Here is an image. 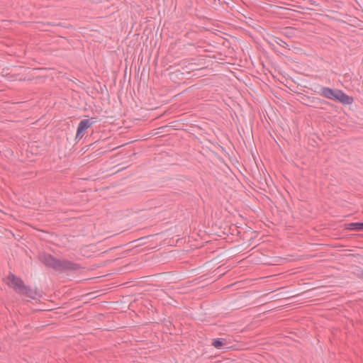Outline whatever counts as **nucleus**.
<instances>
[{"label":"nucleus","mask_w":363,"mask_h":363,"mask_svg":"<svg viewBox=\"0 0 363 363\" xmlns=\"http://www.w3.org/2000/svg\"><path fill=\"white\" fill-rule=\"evenodd\" d=\"M40 259L47 267L57 271L77 270L80 268L77 263L66 259H58L49 254L41 255Z\"/></svg>","instance_id":"1"},{"label":"nucleus","mask_w":363,"mask_h":363,"mask_svg":"<svg viewBox=\"0 0 363 363\" xmlns=\"http://www.w3.org/2000/svg\"><path fill=\"white\" fill-rule=\"evenodd\" d=\"M319 94L323 97L339 101L345 105H350L354 101L352 96L347 95L340 89H333L329 87L323 86L320 89Z\"/></svg>","instance_id":"2"},{"label":"nucleus","mask_w":363,"mask_h":363,"mask_svg":"<svg viewBox=\"0 0 363 363\" xmlns=\"http://www.w3.org/2000/svg\"><path fill=\"white\" fill-rule=\"evenodd\" d=\"M6 279L7 285L12 287L18 293H20L24 288L25 284L23 281L13 274H9Z\"/></svg>","instance_id":"3"},{"label":"nucleus","mask_w":363,"mask_h":363,"mask_svg":"<svg viewBox=\"0 0 363 363\" xmlns=\"http://www.w3.org/2000/svg\"><path fill=\"white\" fill-rule=\"evenodd\" d=\"M94 122H91L89 119H84L79 123L76 138L81 139L84 135L85 131L91 126Z\"/></svg>","instance_id":"4"},{"label":"nucleus","mask_w":363,"mask_h":363,"mask_svg":"<svg viewBox=\"0 0 363 363\" xmlns=\"http://www.w3.org/2000/svg\"><path fill=\"white\" fill-rule=\"evenodd\" d=\"M21 294L25 295L28 298H35L37 296L36 291L32 289L30 286H24V288L21 290V291L19 293Z\"/></svg>","instance_id":"5"},{"label":"nucleus","mask_w":363,"mask_h":363,"mask_svg":"<svg viewBox=\"0 0 363 363\" xmlns=\"http://www.w3.org/2000/svg\"><path fill=\"white\" fill-rule=\"evenodd\" d=\"M346 229L350 230H363V223H350L346 225Z\"/></svg>","instance_id":"6"},{"label":"nucleus","mask_w":363,"mask_h":363,"mask_svg":"<svg viewBox=\"0 0 363 363\" xmlns=\"http://www.w3.org/2000/svg\"><path fill=\"white\" fill-rule=\"evenodd\" d=\"M225 343L220 340V339H216L213 340L212 345H213L216 348H220Z\"/></svg>","instance_id":"7"}]
</instances>
